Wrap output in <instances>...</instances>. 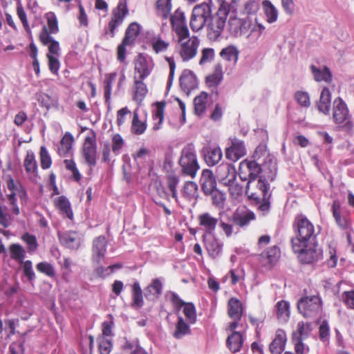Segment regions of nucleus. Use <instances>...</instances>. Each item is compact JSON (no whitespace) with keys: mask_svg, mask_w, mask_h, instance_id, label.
<instances>
[{"mask_svg":"<svg viewBox=\"0 0 354 354\" xmlns=\"http://www.w3.org/2000/svg\"><path fill=\"white\" fill-rule=\"evenodd\" d=\"M98 350L100 354H109L112 350V342L105 337L99 338Z\"/></svg>","mask_w":354,"mask_h":354,"instance_id":"774afa93","label":"nucleus"},{"mask_svg":"<svg viewBox=\"0 0 354 354\" xmlns=\"http://www.w3.org/2000/svg\"><path fill=\"white\" fill-rule=\"evenodd\" d=\"M323 302L319 295L304 296L297 302V309L302 316L307 319H313L322 312Z\"/></svg>","mask_w":354,"mask_h":354,"instance_id":"20e7f679","label":"nucleus"},{"mask_svg":"<svg viewBox=\"0 0 354 354\" xmlns=\"http://www.w3.org/2000/svg\"><path fill=\"white\" fill-rule=\"evenodd\" d=\"M222 156L223 153L220 147H209L206 150L205 160L208 165L214 166L221 160Z\"/></svg>","mask_w":354,"mask_h":354,"instance_id":"e433bc0d","label":"nucleus"},{"mask_svg":"<svg viewBox=\"0 0 354 354\" xmlns=\"http://www.w3.org/2000/svg\"><path fill=\"white\" fill-rule=\"evenodd\" d=\"M124 145V140L119 133L113 135L112 138L111 150L115 155H119L120 150Z\"/></svg>","mask_w":354,"mask_h":354,"instance_id":"e2e57ef3","label":"nucleus"},{"mask_svg":"<svg viewBox=\"0 0 354 354\" xmlns=\"http://www.w3.org/2000/svg\"><path fill=\"white\" fill-rule=\"evenodd\" d=\"M280 248L277 245H273L261 254V261L264 266H267L270 269L276 265L280 258Z\"/></svg>","mask_w":354,"mask_h":354,"instance_id":"4be33fe9","label":"nucleus"},{"mask_svg":"<svg viewBox=\"0 0 354 354\" xmlns=\"http://www.w3.org/2000/svg\"><path fill=\"white\" fill-rule=\"evenodd\" d=\"M54 205L64 218L73 219V212L69 200L64 196L57 197L54 200Z\"/></svg>","mask_w":354,"mask_h":354,"instance_id":"393cba45","label":"nucleus"},{"mask_svg":"<svg viewBox=\"0 0 354 354\" xmlns=\"http://www.w3.org/2000/svg\"><path fill=\"white\" fill-rule=\"evenodd\" d=\"M74 142L73 136L70 133H66L62 137L60 146L58 148V153L61 156H67L71 151Z\"/></svg>","mask_w":354,"mask_h":354,"instance_id":"37998d69","label":"nucleus"},{"mask_svg":"<svg viewBox=\"0 0 354 354\" xmlns=\"http://www.w3.org/2000/svg\"><path fill=\"white\" fill-rule=\"evenodd\" d=\"M268 156H269V152L267 150L266 147L263 145H259L256 148V149L252 155V158H254V160H256L257 162H260V164L261 162H265L266 160L268 158Z\"/></svg>","mask_w":354,"mask_h":354,"instance_id":"4d7b16f0","label":"nucleus"},{"mask_svg":"<svg viewBox=\"0 0 354 354\" xmlns=\"http://www.w3.org/2000/svg\"><path fill=\"white\" fill-rule=\"evenodd\" d=\"M134 85L135 88H145L144 80L149 75L150 68L147 57L140 53L134 60Z\"/></svg>","mask_w":354,"mask_h":354,"instance_id":"9d476101","label":"nucleus"},{"mask_svg":"<svg viewBox=\"0 0 354 354\" xmlns=\"http://www.w3.org/2000/svg\"><path fill=\"white\" fill-rule=\"evenodd\" d=\"M265 15L268 23H273L277 21L278 15L277 10L274 5L268 0H264L262 3Z\"/></svg>","mask_w":354,"mask_h":354,"instance_id":"3c124183","label":"nucleus"},{"mask_svg":"<svg viewBox=\"0 0 354 354\" xmlns=\"http://www.w3.org/2000/svg\"><path fill=\"white\" fill-rule=\"evenodd\" d=\"M37 270L50 277L55 276V268L52 264L48 262H40L36 266Z\"/></svg>","mask_w":354,"mask_h":354,"instance_id":"0e129e2a","label":"nucleus"},{"mask_svg":"<svg viewBox=\"0 0 354 354\" xmlns=\"http://www.w3.org/2000/svg\"><path fill=\"white\" fill-rule=\"evenodd\" d=\"M331 212L336 224L342 229H347L351 225L350 218L348 216L342 214V205L339 200L333 201Z\"/></svg>","mask_w":354,"mask_h":354,"instance_id":"aec40b11","label":"nucleus"},{"mask_svg":"<svg viewBox=\"0 0 354 354\" xmlns=\"http://www.w3.org/2000/svg\"><path fill=\"white\" fill-rule=\"evenodd\" d=\"M292 249L294 253L297 254V258L302 264L313 263L322 258V250L313 242L300 244L299 249H295L294 245H292Z\"/></svg>","mask_w":354,"mask_h":354,"instance_id":"0eeeda50","label":"nucleus"},{"mask_svg":"<svg viewBox=\"0 0 354 354\" xmlns=\"http://www.w3.org/2000/svg\"><path fill=\"white\" fill-rule=\"evenodd\" d=\"M190 334L191 329L189 326L184 321L181 317H179L175 326V330L173 333L174 337L179 339L185 335Z\"/></svg>","mask_w":354,"mask_h":354,"instance_id":"c03bdc74","label":"nucleus"},{"mask_svg":"<svg viewBox=\"0 0 354 354\" xmlns=\"http://www.w3.org/2000/svg\"><path fill=\"white\" fill-rule=\"evenodd\" d=\"M181 88H196L198 82L196 75L189 70H185L179 78Z\"/></svg>","mask_w":354,"mask_h":354,"instance_id":"72a5a7b5","label":"nucleus"},{"mask_svg":"<svg viewBox=\"0 0 354 354\" xmlns=\"http://www.w3.org/2000/svg\"><path fill=\"white\" fill-rule=\"evenodd\" d=\"M40 162L43 169H47L52 165V160L45 147L42 146L40 149Z\"/></svg>","mask_w":354,"mask_h":354,"instance_id":"338daca9","label":"nucleus"},{"mask_svg":"<svg viewBox=\"0 0 354 354\" xmlns=\"http://www.w3.org/2000/svg\"><path fill=\"white\" fill-rule=\"evenodd\" d=\"M292 228L295 236L291 239V245H294L295 249H299L300 244L312 242L316 237L314 225L303 214L295 216Z\"/></svg>","mask_w":354,"mask_h":354,"instance_id":"f03ea898","label":"nucleus"},{"mask_svg":"<svg viewBox=\"0 0 354 354\" xmlns=\"http://www.w3.org/2000/svg\"><path fill=\"white\" fill-rule=\"evenodd\" d=\"M331 105V95L329 90H322L319 100L317 104V109L325 115H328Z\"/></svg>","mask_w":354,"mask_h":354,"instance_id":"f704fd0d","label":"nucleus"},{"mask_svg":"<svg viewBox=\"0 0 354 354\" xmlns=\"http://www.w3.org/2000/svg\"><path fill=\"white\" fill-rule=\"evenodd\" d=\"M227 315L232 319H241L243 313V308L241 301L236 298L232 297L227 302Z\"/></svg>","mask_w":354,"mask_h":354,"instance_id":"bb28decb","label":"nucleus"},{"mask_svg":"<svg viewBox=\"0 0 354 354\" xmlns=\"http://www.w3.org/2000/svg\"><path fill=\"white\" fill-rule=\"evenodd\" d=\"M10 258L22 263L26 257L25 249L18 243H12L9 247Z\"/></svg>","mask_w":354,"mask_h":354,"instance_id":"8fccbe9b","label":"nucleus"},{"mask_svg":"<svg viewBox=\"0 0 354 354\" xmlns=\"http://www.w3.org/2000/svg\"><path fill=\"white\" fill-rule=\"evenodd\" d=\"M310 71L316 82H324L330 83L333 80V75L328 66H324L323 69L319 68L312 64L310 67Z\"/></svg>","mask_w":354,"mask_h":354,"instance_id":"c756f323","label":"nucleus"},{"mask_svg":"<svg viewBox=\"0 0 354 354\" xmlns=\"http://www.w3.org/2000/svg\"><path fill=\"white\" fill-rule=\"evenodd\" d=\"M44 46H48V53L47 55H53L59 57L60 55V47L57 41L55 40L52 37L47 39V41L41 42Z\"/></svg>","mask_w":354,"mask_h":354,"instance_id":"13d9d810","label":"nucleus"},{"mask_svg":"<svg viewBox=\"0 0 354 354\" xmlns=\"http://www.w3.org/2000/svg\"><path fill=\"white\" fill-rule=\"evenodd\" d=\"M149 45L152 50L156 54H158L166 52L170 46V43L164 40L160 34H158L150 37Z\"/></svg>","mask_w":354,"mask_h":354,"instance_id":"473e14b6","label":"nucleus"},{"mask_svg":"<svg viewBox=\"0 0 354 354\" xmlns=\"http://www.w3.org/2000/svg\"><path fill=\"white\" fill-rule=\"evenodd\" d=\"M82 155L86 164L91 167H95L97 163V143L95 136L93 137H86L84 139Z\"/></svg>","mask_w":354,"mask_h":354,"instance_id":"4468645a","label":"nucleus"},{"mask_svg":"<svg viewBox=\"0 0 354 354\" xmlns=\"http://www.w3.org/2000/svg\"><path fill=\"white\" fill-rule=\"evenodd\" d=\"M205 195H210L212 196V202L215 207H223L225 201V193L215 189L212 193H207Z\"/></svg>","mask_w":354,"mask_h":354,"instance_id":"5fc2aeb1","label":"nucleus"},{"mask_svg":"<svg viewBox=\"0 0 354 354\" xmlns=\"http://www.w3.org/2000/svg\"><path fill=\"white\" fill-rule=\"evenodd\" d=\"M250 167H251V165L248 159L243 160L239 164V175L240 178L243 181L248 180V182L249 180H251L249 169Z\"/></svg>","mask_w":354,"mask_h":354,"instance_id":"052dcab7","label":"nucleus"},{"mask_svg":"<svg viewBox=\"0 0 354 354\" xmlns=\"http://www.w3.org/2000/svg\"><path fill=\"white\" fill-rule=\"evenodd\" d=\"M276 171H271L270 175H261L257 181L250 180L247 183L245 193L250 200L259 205L258 209L263 214L268 213L270 209V198L269 182L274 180Z\"/></svg>","mask_w":354,"mask_h":354,"instance_id":"f257e3e1","label":"nucleus"},{"mask_svg":"<svg viewBox=\"0 0 354 354\" xmlns=\"http://www.w3.org/2000/svg\"><path fill=\"white\" fill-rule=\"evenodd\" d=\"M179 178L174 174H169L167 176L166 183L169 190L171 192L172 198L178 202V198L177 195V186L179 183Z\"/></svg>","mask_w":354,"mask_h":354,"instance_id":"864d4df0","label":"nucleus"},{"mask_svg":"<svg viewBox=\"0 0 354 354\" xmlns=\"http://www.w3.org/2000/svg\"><path fill=\"white\" fill-rule=\"evenodd\" d=\"M197 221L205 236L214 234L218 223V219L207 212L198 214Z\"/></svg>","mask_w":354,"mask_h":354,"instance_id":"f3484780","label":"nucleus"},{"mask_svg":"<svg viewBox=\"0 0 354 354\" xmlns=\"http://www.w3.org/2000/svg\"><path fill=\"white\" fill-rule=\"evenodd\" d=\"M216 174L219 180L224 185L235 181L236 178L234 167L229 163L220 165L216 168Z\"/></svg>","mask_w":354,"mask_h":354,"instance_id":"6ab92c4d","label":"nucleus"},{"mask_svg":"<svg viewBox=\"0 0 354 354\" xmlns=\"http://www.w3.org/2000/svg\"><path fill=\"white\" fill-rule=\"evenodd\" d=\"M155 106L156 109L152 113L153 122L152 129L153 131H158L162 127L166 102L165 101L156 102Z\"/></svg>","mask_w":354,"mask_h":354,"instance_id":"a878e982","label":"nucleus"},{"mask_svg":"<svg viewBox=\"0 0 354 354\" xmlns=\"http://www.w3.org/2000/svg\"><path fill=\"white\" fill-rule=\"evenodd\" d=\"M201 189L205 194L212 193L216 189V180L213 172L209 169H204L200 179Z\"/></svg>","mask_w":354,"mask_h":354,"instance_id":"b1692460","label":"nucleus"},{"mask_svg":"<svg viewBox=\"0 0 354 354\" xmlns=\"http://www.w3.org/2000/svg\"><path fill=\"white\" fill-rule=\"evenodd\" d=\"M210 6L205 3L196 5L194 7L190 18L189 26L193 32H198L203 29L211 17Z\"/></svg>","mask_w":354,"mask_h":354,"instance_id":"6e6552de","label":"nucleus"},{"mask_svg":"<svg viewBox=\"0 0 354 354\" xmlns=\"http://www.w3.org/2000/svg\"><path fill=\"white\" fill-rule=\"evenodd\" d=\"M239 51L232 45L223 48L219 53V56L224 60L232 62L235 65L238 61Z\"/></svg>","mask_w":354,"mask_h":354,"instance_id":"4c0bfd02","label":"nucleus"},{"mask_svg":"<svg viewBox=\"0 0 354 354\" xmlns=\"http://www.w3.org/2000/svg\"><path fill=\"white\" fill-rule=\"evenodd\" d=\"M157 15L163 19L169 17L171 10V3L170 0H157L156 3Z\"/></svg>","mask_w":354,"mask_h":354,"instance_id":"49530a36","label":"nucleus"},{"mask_svg":"<svg viewBox=\"0 0 354 354\" xmlns=\"http://www.w3.org/2000/svg\"><path fill=\"white\" fill-rule=\"evenodd\" d=\"M64 163L66 169L72 173L73 180L80 182L82 179V175L77 168L75 161L72 159H66L64 160Z\"/></svg>","mask_w":354,"mask_h":354,"instance_id":"6e6d98bb","label":"nucleus"},{"mask_svg":"<svg viewBox=\"0 0 354 354\" xmlns=\"http://www.w3.org/2000/svg\"><path fill=\"white\" fill-rule=\"evenodd\" d=\"M205 235H203L205 248L211 257L216 258L221 252L222 245L220 244L217 239L212 237L205 240Z\"/></svg>","mask_w":354,"mask_h":354,"instance_id":"c9c22d12","label":"nucleus"},{"mask_svg":"<svg viewBox=\"0 0 354 354\" xmlns=\"http://www.w3.org/2000/svg\"><path fill=\"white\" fill-rule=\"evenodd\" d=\"M140 32V26L136 22L131 23L126 29L124 37L122 40L133 45L134 42Z\"/></svg>","mask_w":354,"mask_h":354,"instance_id":"79ce46f5","label":"nucleus"},{"mask_svg":"<svg viewBox=\"0 0 354 354\" xmlns=\"http://www.w3.org/2000/svg\"><path fill=\"white\" fill-rule=\"evenodd\" d=\"M179 164L182 167V171L184 174L195 177L199 165L197 162L195 153L191 151H183L179 160Z\"/></svg>","mask_w":354,"mask_h":354,"instance_id":"ddd939ff","label":"nucleus"},{"mask_svg":"<svg viewBox=\"0 0 354 354\" xmlns=\"http://www.w3.org/2000/svg\"><path fill=\"white\" fill-rule=\"evenodd\" d=\"M62 243L66 247L73 250H77L81 245L80 238L75 232H71L65 234L62 237Z\"/></svg>","mask_w":354,"mask_h":354,"instance_id":"de8ad7c7","label":"nucleus"},{"mask_svg":"<svg viewBox=\"0 0 354 354\" xmlns=\"http://www.w3.org/2000/svg\"><path fill=\"white\" fill-rule=\"evenodd\" d=\"M333 120L339 129L348 136L354 133V122L349 110L341 97H337L333 102Z\"/></svg>","mask_w":354,"mask_h":354,"instance_id":"7ed1b4c3","label":"nucleus"},{"mask_svg":"<svg viewBox=\"0 0 354 354\" xmlns=\"http://www.w3.org/2000/svg\"><path fill=\"white\" fill-rule=\"evenodd\" d=\"M215 57V51L212 48H205L201 50V57L198 64L203 66L207 63H210Z\"/></svg>","mask_w":354,"mask_h":354,"instance_id":"bf43d9fd","label":"nucleus"},{"mask_svg":"<svg viewBox=\"0 0 354 354\" xmlns=\"http://www.w3.org/2000/svg\"><path fill=\"white\" fill-rule=\"evenodd\" d=\"M229 14L225 6H220L216 14L211 15L207 24V35L211 41H216L221 35Z\"/></svg>","mask_w":354,"mask_h":354,"instance_id":"39448f33","label":"nucleus"},{"mask_svg":"<svg viewBox=\"0 0 354 354\" xmlns=\"http://www.w3.org/2000/svg\"><path fill=\"white\" fill-rule=\"evenodd\" d=\"M176 50L183 62H188L196 57L199 46L197 37L178 39Z\"/></svg>","mask_w":354,"mask_h":354,"instance_id":"9b49d317","label":"nucleus"},{"mask_svg":"<svg viewBox=\"0 0 354 354\" xmlns=\"http://www.w3.org/2000/svg\"><path fill=\"white\" fill-rule=\"evenodd\" d=\"M45 17L47 21V26H44L39 35L40 42L47 41L52 34H57L59 32L58 20L55 14L49 12L46 14Z\"/></svg>","mask_w":354,"mask_h":354,"instance_id":"2eb2a0df","label":"nucleus"},{"mask_svg":"<svg viewBox=\"0 0 354 354\" xmlns=\"http://www.w3.org/2000/svg\"><path fill=\"white\" fill-rule=\"evenodd\" d=\"M182 196L187 201H191L198 197V185L193 181H187L181 189Z\"/></svg>","mask_w":354,"mask_h":354,"instance_id":"ea45409f","label":"nucleus"},{"mask_svg":"<svg viewBox=\"0 0 354 354\" xmlns=\"http://www.w3.org/2000/svg\"><path fill=\"white\" fill-rule=\"evenodd\" d=\"M223 78V66L221 63L218 62L214 67V71L212 74L208 75L205 78L207 86L216 87L221 82Z\"/></svg>","mask_w":354,"mask_h":354,"instance_id":"c85d7f7f","label":"nucleus"},{"mask_svg":"<svg viewBox=\"0 0 354 354\" xmlns=\"http://www.w3.org/2000/svg\"><path fill=\"white\" fill-rule=\"evenodd\" d=\"M183 313L190 324H194L196 322V308L192 303H187L183 306Z\"/></svg>","mask_w":354,"mask_h":354,"instance_id":"680f3d73","label":"nucleus"},{"mask_svg":"<svg viewBox=\"0 0 354 354\" xmlns=\"http://www.w3.org/2000/svg\"><path fill=\"white\" fill-rule=\"evenodd\" d=\"M256 215L254 212L245 207H238L232 214L231 221L240 228H245L255 221Z\"/></svg>","mask_w":354,"mask_h":354,"instance_id":"f8f14e48","label":"nucleus"},{"mask_svg":"<svg viewBox=\"0 0 354 354\" xmlns=\"http://www.w3.org/2000/svg\"><path fill=\"white\" fill-rule=\"evenodd\" d=\"M22 240L26 242L29 252H35L37 249V241L34 235L25 233L22 236Z\"/></svg>","mask_w":354,"mask_h":354,"instance_id":"69168bd1","label":"nucleus"},{"mask_svg":"<svg viewBox=\"0 0 354 354\" xmlns=\"http://www.w3.org/2000/svg\"><path fill=\"white\" fill-rule=\"evenodd\" d=\"M128 15L129 9L126 0H120L117 6L111 11V19L107 27L104 29V34L113 38L117 27L122 24Z\"/></svg>","mask_w":354,"mask_h":354,"instance_id":"423d86ee","label":"nucleus"},{"mask_svg":"<svg viewBox=\"0 0 354 354\" xmlns=\"http://www.w3.org/2000/svg\"><path fill=\"white\" fill-rule=\"evenodd\" d=\"M147 127L146 121L140 120L138 113L137 111H134L131 122V133L137 136L142 135L146 131Z\"/></svg>","mask_w":354,"mask_h":354,"instance_id":"a18cd8bd","label":"nucleus"},{"mask_svg":"<svg viewBox=\"0 0 354 354\" xmlns=\"http://www.w3.org/2000/svg\"><path fill=\"white\" fill-rule=\"evenodd\" d=\"M277 316L279 319L286 321L290 317V304L285 300L279 301L276 304Z\"/></svg>","mask_w":354,"mask_h":354,"instance_id":"603ef678","label":"nucleus"},{"mask_svg":"<svg viewBox=\"0 0 354 354\" xmlns=\"http://www.w3.org/2000/svg\"><path fill=\"white\" fill-rule=\"evenodd\" d=\"M107 248V240L103 235L95 238L92 244V262L96 265H100L102 259L105 257Z\"/></svg>","mask_w":354,"mask_h":354,"instance_id":"dca6fc26","label":"nucleus"},{"mask_svg":"<svg viewBox=\"0 0 354 354\" xmlns=\"http://www.w3.org/2000/svg\"><path fill=\"white\" fill-rule=\"evenodd\" d=\"M243 335L241 333L234 331L226 339V346L232 353L241 351L243 344Z\"/></svg>","mask_w":354,"mask_h":354,"instance_id":"cd10ccee","label":"nucleus"},{"mask_svg":"<svg viewBox=\"0 0 354 354\" xmlns=\"http://www.w3.org/2000/svg\"><path fill=\"white\" fill-rule=\"evenodd\" d=\"M169 21L171 30L176 34L178 39L189 37L186 17L181 8H178L170 15Z\"/></svg>","mask_w":354,"mask_h":354,"instance_id":"1a4fd4ad","label":"nucleus"},{"mask_svg":"<svg viewBox=\"0 0 354 354\" xmlns=\"http://www.w3.org/2000/svg\"><path fill=\"white\" fill-rule=\"evenodd\" d=\"M24 166L27 174H35L37 171V163L34 153L28 151L24 160Z\"/></svg>","mask_w":354,"mask_h":354,"instance_id":"09e8293b","label":"nucleus"},{"mask_svg":"<svg viewBox=\"0 0 354 354\" xmlns=\"http://www.w3.org/2000/svg\"><path fill=\"white\" fill-rule=\"evenodd\" d=\"M162 282L159 278H155L145 288V297L148 301L158 299L162 292Z\"/></svg>","mask_w":354,"mask_h":354,"instance_id":"5701e85b","label":"nucleus"},{"mask_svg":"<svg viewBox=\"0 0 354 354\" xmlns=\"http://www.w3.org/2000/svg\"><path fill=\"white\" fill-rule=\"evenodd\" d=\"M208 95L205 91L196 96L194 100V113L198 116H201L205 113L207 107Z\"/></svg>","mask_w":354,"mask_h":354,"instance_id":"a19ab883","label":"nucleus"},{"mask_svg":"<svg viewBox=\"0 0 354 354\" xmlns=\"http://www.w3.org/2000/svg\"><path fill=\"white\" fill-rule=\"evenodd\" d=\"M133 308H140L144 306L143 293L138 281H135L131 285V303Z\"/></svg>","mask_w":354,"mask_h":354,"instance_id":"2f4dec72","label":"nucleus"},{"mask_svg":"<svg viewBox=\"0 0 354 354\" xmlns=\"http://www.w3.org/2000/svg\"><path fill=\"white\" fill-rule=\"evenodd\" d=\"M311 330L310 323L299 322L297 325L296 330L292 333V339L304 340L308 337Z\"/></svg>","mask_w":354,"mask_h":354,"instance_id":"58836bf2","label":"nucleus"},{"mask_svg":"<svg viewBox=\"0 0 354 354\" xmlns=\"http://www.w3.org/2000/svg\"><path fill=\"white\" fill-rule=\"evenodd\" d=\"M287 336L282 329L276 331L274 338L269 345V351L271 354H281L286 348Z\"/></svg>","mask_w":354,"mask_h":354,"instance_id":"412c9836","label":"nucleus"},{"mask_svg":"<svg viewBox=\"0 0 354 354\" xmlns=\"http://www.w3.org/2000/svg\"><path fill=\"white\" fill-rule=\"evenodd\" d=\"M231 141V145L225 150V156L227 159L236 162L246 154V149L243 141L236 138Z\"/></svg>","mask_w":354,"mask_h":354,"instance_id":"a211bd4d","label":"nucleus"},{"mask_svg":"<svg viewBox=\"0 0 354 354\" xmlns=\"http://www.w3.org/2000/svg\"><path fill=\"white\" fill-rule=\"evenodd\" d=\"M124 80L125 75L124 73L118 75L116 72H113L106 74L104 80V88H111L112 87L120 88L123 86Z\"/></svg>","mask_w":354,"mask_h":354,"instance_id":"7c9ffc66","label":"nucleus"}]
</instances>
